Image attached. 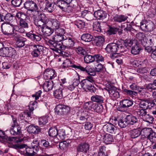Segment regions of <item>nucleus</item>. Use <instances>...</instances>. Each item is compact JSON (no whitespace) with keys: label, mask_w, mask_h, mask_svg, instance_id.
Segmentation results:
<instances>
[{"label":"nucleus","mask_w":156,"mask_h":156,"mask_svg":"<svg viewBox=\"0 0 156 156\" xmlns=\"http://www.w3.org/2000/svg\"><path fill=\"white\" fill-rule=\"evenodd\" d=\"M124 49V47L122 44H120L119 41L116 43H112L108 44L105 49L108 53H116L121 52Z\"/></svg>","instance_id":"1"},{"label":"nucleus","mask_w":156,"mask_h":156,"mask_svg":"<svg viewBox=\"0 0 156 156\" xmlns=\"http://www.w3.org/2000/svg\"><path fill=\"white\" fill-rule=\"evenodd\" d=\"M26 146L25 144L18 145L14 147V148L16 149H22L25 147V151L24 152L28 156H33L35 154H37L38 156H48V155L46 154H40L38 151V149H33L29 147H26Z\"/></svg>","instance_id":"2"},{"label":"nucleus","mask_w":156,"mask_h":156,"mask_svg":"<svg viewBox=\"0 0 156 156\" xmlns=\"http://www.w3.org/2000/svg\"><path fill=\"white\" fill-rule=\"evenodd\" d=\"M141 133L147 136V138L150 140L152 144L156 141V133L151 128L145 127L141 130Z\"/></svg>","instance_id":"3"},{"label":"nucleus","mask_w":156,"mask_h":156,"mask_svg":"<svg viewBox=\"0 0 156 156\" xmlns=\"http://www.w3.org/2000/svg\"><path fill=\"white\" fill-rule=\"evenodd\" d=\"M16 54V50L11 47L1 48L0 55L3 57H11Z\"/></svg>","instance_id":"4"},{"label":"nucleus","mask_w":156,"mask_h":156,"mask_svg":"<svg viewBox=\"0 0 156 156\" xmlns=\"http://www.w3.org/2000/svg\"><path fill=\"white\" fill-rule=\"evenodd\" d=\"M93 84V83L87 80H83L80 82L81 86L83 89H87L91 93H95L96 89L92 85Z\"/></svg>","instance_id":"5"},{"label":"nucleus","mask_w":156,"mask_h":156,"mask_svg":"<svg viewBox=\"0 0 156 156\" xmlns=\"http://www.w3.org/2000/svg\"><path fill=\"white\" fill-rule=\"evenodd\" d=\"M24 5L25 8L28 10L37 11L39 13L37 5L32 0H26Z\"/></svg>","instance_id":"6"},{"label":"nucleus","mask_w":156,"mask_h":156,"mask_svg":"<svg viewBox=\"0 0 156 156\" xmlns=\"http://www.w3.org/2000/svg\"><path fill=\"white\" fill-rule=\"evenodd\" d=\"M105 89L108 91L111 97L115 98H118L119 97V93L116 88L113 85L107 83L106 84V87Z\"/></svg>","instance_id":"7"},{"label":"nucleus","mask_w":156,"mask_h":156,"mask_svg":"<svg viewBox=\"0 0 156 156\" xmlns=\"http://www.w3.org/2000/svg\"><path fill=\"white\" fill-rule=\"evenodd\" d=\"M13 38L17 47L21 48L25 45V42L27 41L26 38L17 34H14Z\"/></svg>","instance_id":"8"},{"label":"nucleus","mask_w":156,"mask_h":156,"mask_svg":"<svg viewBox=\"0 0 156 156\" xmlns=\"http://www.w3.org/2000/svg\"><path fill=\"white\" fill-rule=\"evenodd\" d=\"M1 27L2 32L5 35H11L13 31V26L9 24L2 23Z\"/></svg>","instance_id":"9"},{"label":"nucleus","mask_w":156,"mask_h":156,"mask_svg":"<svg viewBox=\"0 0 156 156\" xmlns=\"http://www.w3.org/2000/svg\"><path fill=\"white\" fill-rule=\"evenodd\" d=\"M62 47V50H64L66 48H69L73 47L74 45L75 42L73 39L71 38H65L61 42Z\"/></svg>","instance_id":"10"},{"label":"nucleus","mask_w":156,"mask_h":156,"mask_svg":"<svg viewBox=\"0 0 156 156\" xmlns=\"http://www.w3.org/2000/svg\"><path fill=\"white\" fill-rule=\"evenodd\" d=\"M48 42L50 45L51 48L53 51H55L58 50L62 51V48L61 43L56 42L53 40H49Z\"/></svg>","instance_id":"11"},{"label":"nucleus","mask_w":156,"mask_h":156,"mask_svg":"<svg viewBox=\"0 0 156 156\" xmlns=\"http://www.w3.org/2000/svg\"><path fill=\"white\" fill-rule=\"evenodd\" d=\"M90 145L87 143L84 142L80 144L77 148V152L87 153L89 149Z\"/></svg>","instance_id":"12"},{"label":"nucleus","mask_w":156,"mask_h":156,"mask_svg":"<svg viewBox=\"0 0 156 156\" xmlns=\"http://www.w3.org/2000/svg\"><path fill=\"white\" fill-rule=\"evenodd\" d=\"M125 119L127 123L131 125H137L139 123L138 119L132 115H127Z\"/></svg>","instance_id":"13"},{"label":"nucleus","mask_w":156,"mask_h":156,"mask_svg":"<svg viewBox=\"0 0 156 156\" xmlns=\"http://www.w3.org/2000/svg\"><path fill=\"white\" fill-rule=\"evenodd\" d=\"M76 4V2L75 0L70 2L69 4L65 7V8L63 9L62 12L65 14H69L71 13L73 11L72 8L74 7Z\"/></svg>","instance_id":"14"},{"label":"nucleus","mask_w":156,"mask_h":156,"mask_svg":"<svg viewBox=\"0 0 156 156\" xmlns=\"http://www.w3.org/2000/svg\"><path fill=\"white\" fill-rule=\"evenodd\" d=\"M27 127V131L29 133L37 134L41 131V129L39 126H35L33 124H30Z\"/></svg>","instance_id":"15"},{"label":"nucleus","mask_w":156,"mask_h":156,"mask_svg":"<svg viewBox=\"0 0 156 156\" xmlns=\"http://www.w3.org/2000/svg\"><path fill=\"white\" fill-rule=\"evenodd\" d=\"M142 49L140 45L136 41H135L134 44L131 48V53L134 55H136L139 54L140 51Z\"/></svg>","instance_id":"16"},{"label":"nucleus","mask_w":156,"mask_h":156,"mask_svg":"<svg viewBox=\"0 0 156 156\" xmlns=\"http://www.w3.org/2000/svg\"><path fill=\"white\" fill-rule=\"evenodd\" d=\"M72 1V0H58L56 2V5L62 11Z\"/></svg>","instance_id":"17"},{"label":"nucleus","mask_w":156,"mask_h":156,"mask_svg":"<svg viewBox=\"0 0 156 156\" xmlns=\"http://www.w3.org/2000/svg\"><path fill=\"white\" fill-rule=\"evenodd\" d=\"M55 74V70L51 69H47L44 73V78L46 79H52Z\"/></svg>","instance_id":"18"},{"label":"nucleus","mask_w":156,"mask_h":156,"mask_svg":"<svg viewBox=\"0 0 156 156\" xmlns=\"http://www.w3.org/2000/svg\"><path fill=\"white\" fill-rule=\"evenodd\" d=\"M103 129L105 131L112 133H115L117 129L113 124L109 123L105 125L103 127Z\"/></svg>","instance_id":"19"},{"label":"nucleus","mask_w":156,"mask_h":156,"mask_svg":"<svg viewBox=\"0 0 156 156\" xmlns=\"http://www.w3.org/2000/svg\"><path fill=\"white\" fill-rule=\"evenodd\" d=\"M30 19L29 16H26V17L23 20H20V25L24 28H28L29 24L30 23Z\"/></svg>","instance_id":"20"},{"label":"nucleus","mask_w":156,"mask_h":156,"mask_svg":"<svg viewBox=\"0 0 156 156\" xmlns=\"http://www.w3.org/2000/svg\"><path fill=\"white\" fill-rule=\"evenodd\" d=\"M41 31L43 34L46 36H50L54 32L53 29L46 24L43 25L41 29Z\"/></svg>","instance_id":"21"},{"label":"nucleus","mask_w":156,"mask_h":156,"mask_svg":"<svg viewBox=\"0 0 156 156\" xmlns=\"http://www.w3.org/2000/svg\"><path fill=\"white\" fill-rule=\"evenodd\" d=\"M11 135H16L20 134L21 132V128L20 126H12L9 129Z\"/></svg>","instance_id":"22"},{"label":"nucleus","mask_w":156,"mask_h":156,"mask_svg":"<svg viewBox=\"0 0 156 156\" xmlns=\"http://www.w3.org/2000/svg\"><path fill=\"white\" fill-rule=\"evenodd\" d=\"M102 138L103 142L107 144H112L114 141L112 136L109 134H103Z\"/></svg>","instance_id":"23"},{"label":"nucleus","mask_w":156,"mask_h":156,"mask_svg":"<svg viewBox=\"0 0 156 156\" xmlns=\"http://www.w3.org/2000/svg\"><path fill=\"white\" fill-rule=\"evenodd\" d=\"M136 37L137 39L136 41L138 42V41L140 42L142 45H143V43H146L147 41V37L145 36L144 33L142 32H139L136 35Z\"/></svg>","instance_id":"24"},{"label":"nucleus","mask_w":156,"mask_h":156,"mask_svg":"<svg viewBox=\"0 0 156 156\" xmlns=\"http://www.w3.org/2000/svg\"><path fill=\"white\" fill-rule=\"evenodd\" d=\"M93 41L98 46H101L104 44L105 40L104 38L101 36L94 37Z\"/></svg>","instance_id":"25"},{"label":"nucleus","mask_w":156,"mask_h":156,"mask_svg":"<svg viewBox=\"0 0 156 156\" xmlns=\"http://www.w3.org/2000/svg\"><path fill=\"white\" fill-rule=\"evenodd\" d=\"M121 44H122L124 47H125L127 48H130L136 41L133 40L132 39H126L125 40H121Z\"/></svg>","instance_id":"26"},{"label":"nucleus","mask_w":156,"mask_h":156,"mask_svg":"<svg viewBox=\"0 0 156 156\" xmlns=\"http://www.w3.org/2000/svg\"><path fill=\"white\" fill-rule=\"evenodd\" d=\"M106 14L105 12L103 10H98L94 12V15L96 18L100 20L101 18L103 19L106 18Z\"/></svg>","instance_id":"27"},{"label":"nucleus","mask_w":156,"mask_h":156,"mask_svg":"<svg viewBox=\"0 0 156 156\" xmlns=\"http://www.w3.org/2000/svg\"><path fill=\"white\" fill-rule=\"evenodd\" d=\"M121 107L123 108H127L132 105L133 104L132 100L129 99H125L121 102Z\"/></svg>","instance_id":"28"},{"label":"nucleus","mask_w":156,"mask_h":156,"mask_svg":"<svg viewBox=\"0 0 156 156\" xmlns=\"http://www.w3.org/2000/svg\"><path fill=\"white\" fill-rule=\"evenodd\" d=\"M54 86L52 81H46L43 84V88L46 91H48L52 89Z\"/></svg>","instance_id":"29"},{"label":"nucleus","mask_w":156,"mask_h":156,"mask_svg":"<svg viewBox=\"0 0 156 156\" xmlns=\"http://www.w3.org/2000/svg\"><path fill=\"white\" fill-rule=\"evenodd\" d=\"M141 130L139 129H136L131 130L130 132V135L132 138H135L138 137L141 135Z\"/></svg>","instance_id":"30"},{"label":"nucleus","mask_w":156,"mask_h":156,"mask_svg":"<svg viewBox=\"0 0 156 156\" xmlns=\"http://www.w3.org/2000/svg\"><path fill=\"white\" fill-rule=\"evenodd\" d=\"M65 90L64 89L62 88L55 90L54 93L55 97L58 99H61L63 97V92Z\"/></svg>","instance_id":"31"},{"label":"nucleus","mask_w":156,"mask_h":156,"mask_svg":"<svg viewBox=\"0 0 156 156\" xmlns=\"http://www.w3.org/2000/svg\"><path fill=\"white\" fill-rule=\"evenodd\" d=\"M128 17L123 15H116L114 17L113 20L115 21L118 22H122L126 20Z\"/></svg>","instance_id":"32"},{"label":"nucleus","mask_w":156,"mask_h":156,"mask_svg":"<svg viewBox=\"0 0 156 156\" xmlns=\"http://www.w3.org/2000/svg\"><path fill=\"white\" fill-rule=\"evenodd\" d=\"M93 36L89 34H83L81 36V39L85 42H90L93 40Z\"/></svg>","instance_id":"33"},{"label":"nucleus","mask_w":156,"mask_h":156,"mask_svg":"<svg viewBox=\"0 0 156 156\" xmlns=\"http://www.w3.org/2000/svg\"><path fill=\"white\" fill-rule=\"evenodd\" d=\"M5 133L4 132L2 131L1 130H0V139H2L3 140H6L9 141H12L15 140L17 138L16 137H8L6 136L5 135Z\"/></svg>","instance_id":"34"},{"label":"nucleus","mask_w":156,"mask_h":156,"mask_svg":"<svg viewBox=\"0 0 156 156\" xmlns=\"http://www.w3.org/2000/svg\"><path fill=\"white\" fill-rule=\"evenodd\" d=\"M106 147L105 146H101L99 147L98 151V156H108V152L105 153Z\"/></svg>","instance_id":"35"},{"label":"nucleus","mask_w":156,"mask_h":156,"mask_svg":"<svg viewBox=\"0 0 156 156\" xmlns=\"http://www.w3.org/2000/svg\"><path fill=\"white\" fill-rule=\"evenodd\" d=\"M51 23V28L54 29V30L55 29L59 28L60 26V22L57 19H53L50 21Z\"/></svg>","instance_id":"36"},{"label":"nucleus","mask_w":156,"mask_h":156,"mask_svg":"<svg viewBox=\"0 0 156 156\" xmlns=\"http://www.w3.org/2000/svg\"><path fill=\"white\" fill-rule=\"evenodd\" d=\"M84 58V61L87 63L92 62L95 61L94 55H90L86 54Z\"/></svg>","instance_id":"37"},{"label":"nucleus","mask_w":156,"mask_h":156,"mask_svg":"<svg viewBox=\"0 0 156 156\" xmlns=\"http://www.w3.org/2000/svg\"><path fill=\"white\" fill-rule=\"evenodd\" d=\"M91 99L92 101L98 103H102L104 101V99L103 97L100 95L92 96Z\"/></svg>","instance_id":"38"},{"label":"nucleus","mask_w":156,"mask_h":156,"mask_svg":"<svg viewBox=\"0 0 156 156\" xmlns=\"http://www.w3.org/2000/svg\"><path fill=\"white\" fill-rule=\"evenodd\" d=\"M31 112L27 111L24 112L20 115V119H27L28 120H30Z\"/></svg>","instance_id":"39"},{"label":"nucleus","mask_w":156,"mask_h":156,"mask_svg":"<svg viewBox=\"0 0 156 156\" xmlns=\"http://www.w3.org/2000/svg\"><path fill=\"white\" fill-rule=\"evenodd\" d=\"M58 131L56 127L51 128L48 131L49 135L52 137L57 136L58 135Z\"/></svg>","instance_id":"40"},{"label":"nucleus","mask_w":156,"mask_h":156,"mask_svg":"<svg viewBox=\"0 0 156 156\" xmlns=\"http://www.w3.org/2000/svg\"><path fill=\"white\" fill-rule=\"evenodd\" d=\"M55 112L56 113L59 115H65L62 105H58L56 106L55 109Z\"/></svg>","instance_id":"41"},{"label":"nucleus","mask_w":156,"mask_h":156,"mask_svg":"<svg viewBox=\"0 0 156 156\" xmlns=\"http://www.w3.org/2000/svg\"><path fill=\"white\" fill-rule=\"evenodd\" d=\"M66 136L65 131L63 129H60L58 131V135H57V137L58 139L63 140L65 139Z\"/></svg>","instance_id":"42"},{"label":"nucleus","mask_w":156,"mask_h":156,"mask_svg":"<svg viewBox=\"0 0 156 156\" xmlns=\"http://www.w3.org/2000/svg\"><path fill=\"white\" fill-rule=\"evenodd\" d=\"M15 19V17L10 13H8L5 15V22L9 23L12 21L13 20Z\"/></svg>","instance_id":"43"},{"label":"nucleus","mask_w":156,"mask_h":156,"mask_svg":"<svg viewBox=\"0 0 156 156\" xmlns=\"http://www.w3.org/2000/svg\"><path fill=\"white\" fill-rule=\"evenodd\" d=\"M154 28V25L152 22H148L145 32H151L153 31Z\"/></svg>","instance_id":"44"},{"label":"nucleus","mask_w":156,"mask_h":156,"mask_svg":"<svg viewBox=\"0 0 156 156\" xmlns=\"http://www.w3.org/2000/svg\"><path fill=\"white\" fill-rule=\"evenodd\" d=\"M148 104L147 100L141 99L140 100L139 105L141 108L147 109Z\"/></svg>","instance_id":"45"},{"label":"nucleus","mask_w":156,"mask_h":156,"mask_svg":"<svg viewBox=\"0 0 156 156\" xmlns=\"http://www.w3.org/2000/svg\"><path fill=\"white\" fill-rule=\"evenodd\" d=\"M65 38H66V37L64 36H59L54 35L52 39L56 42L61 43V42H62V41Z\"/></svg>","instance_id":"46"},{"label":"nucleus","mask_w":156,"mask_h":156,"mask_svg":"<svg viewBox=\"0 0 156 156\" xmlns=\"http://www.w3.org/2000/svg\"><path fill=\"white\" fill-rule=\"evenodd\" d=\"M85 72L89 75L91 76H94L96 75V71L89 66L86 67Z\"/></svg>","instance_id":"47"},{"label":"nucleus","mask_w":156,"mask_h":156,"mask_svg":"<svg viewBox=\"0 0 156 156\" xmlns=\"http://www.w3.org/2000/svg\"><path fill=\"white\" fill-rule=\"evenodd\" d=\"M142 119L144 121L150 123H153L154 120V118L152 116L147 114Z\"/></svg>","instance_id":"48"},{"label":"nucleus","mask_w":156,"mask_h":156,"mask_svg":"<svg viewBox=\"0 0 156 156\" xmlns=\"http://www.w3.org/2000/svg\"><path fill=\"white\" fill-rule=\"evenodd\" d=\"M48 118L46 116H43L39 118L38 122L40 126H43L48 122Z\"/></svg>","instance_id":"49"},{"label":"nucleus","mask_w":156,"mask_h":156,"mask_svg":"<svg viewBox=\"0 0 156 156\" xmlns=\"http://www.w3.org/2000/svg\"><path fill=\"white\" fill-rule=\"evenodd\" d=\"M93 28L94 30L98 32L101 31V26L100 23L98 21H96L94 23Z\"/></svg>","instance_id":"50"},{"label":"nucleus","mask_w":156,"mask_h":156,"mask_svg":"<svg viewBox=\"0 0 156 156\" xmlns=\"http://www.w3.org/2000/svg\"><path fill=\"white\" fill-rule=\"evenodd\" d=\"M52 4L49 3V2H48L47 3H46V7L44 10L46 11L51 13L54 11V8L52 7Z\"/></svg>","instance_id":"51"},{"label":"nucleus","mask_w":156,"mask_h":156,"mask_svg":"<svg viewBox=\"0 0 156 156\" xmlns=\"http://www.w3.org/2000/svg\"><path fill=\"white\" fill-rule=\"evenodd\" d=\"M33 50L36 51H37L41 53L43 49V47L39 44L32 45Z\"/></svg>","instance_id":"52"},{"label":"nucleus","mask_w":156,"mask_h":156,"mask_svg":"<svg viewBox=\"0 0 156 156\" xmlns=\"http://www.w3.org/2000/svg\"><path fill=\"white\" fill-rule=\"evenodd\" d=\"M128 124L126 120H125L124 119H120L118 122V125L121 128L126 127Z\"/></svg>","instance_id":"53"},{"label":"nucleus","mask_w":156,"mask_h":156,"mask_svg":"<svg viewBox=\"0 0 156 156\" xmlns=\"http://www.w3.org/2000/svg\"><path fill=\"white\" fill-rule=\"evenodd\" d=\"M142 45L145 47V50L148 53H150L151 52L152 53V51H154V50L155 49V48H152L151 47V46H150V45L149 44H147V42L146 43H143V45Z\"/></svg>","instance_id":"54"},{"label":"nucleus","mask_w":156,"mask_h":156,"mask_svg":"<svg viewBox=\"0 0 156 156\" xmlns=\"http://www.w3.org/2000/svg\"><path fill=\"white\" fill-rule=\"evenodd\" d=\"M85 18L88 20H91L93 19V15L90 11H85L83 12Z\"/></svg>","instance_id":"55"},{"label":"nucleus","mask_w":156,"mask_h":156,"mask_svg":"<svg viewBox=\"0 0 156 156\" xmlns=\"http://www.w3.org/2000/svg\"><path fill=\"white\" fill-rule=\"evenodd\" d=\"M38 20L41 21V22L45 23L47 21V17L45 14L43 13L40 12V14L38 17Z\"/></svg>","instance_id":"56"},{"label":"nucleus","mask_w":156,"mask_h":156,"mask_svg":"<svg viewBox=\"0 0 156 156\" xmlns=\"http://www.w3.org/2000/svg\"><path fill=\"white\" fill-rule=\"evenodd\" d=\"M75 24L79 29H82L85 26L84 22L81 20H78L75 22Z\"/></svg>","instance_id":"57"},{"label":"nucleus","mask_w":156,"mask_h":156,"mask_svg":"<svg viewBox=\"0 0 156 156\" xmlns=\"http://www.w3.org/2000/svg\"><path fill=\"white\" fill-rule=\"evenodd\" d=\"M69 144V142H67L66 141H63L59 143V146L60 149L64 150L67 148Z\"/></svg>","instance_id":"58"},{"label":"nucleus","mask_w":156,"mask_h":156,"mask_svg":"<svg viewBox=\"0 0 156 156\" xmlns=\"http://www.w3.org/2000/svg\"><path fill=\"white\" fill-rule=\"evenodd\" d=\"M95 61L98 62H104V58L100 54H98L94 55Z\"/></svg>","instance_id":"59"},{"label":"nucleus","mask_w":156,"mask_h":156,"mask_svg":"<svg viewBox=\"0 0 156 156\" xmlns=\"http://www.w3.org/2000/svg\"><path fill=\"white\" fill-rule=\"evenodd\" d=\"M20 125L26 127V128H27V127L30 124V121H27L25 119H21L20 121Z\"/></svg>","instance_id":"60"},{"label":"nucleus","mask_w":156,"mask_h":156,"mask_svg":"<svg viewBox=\"0 0 156 156\" xmlns=\"http://www.w3.org/2000/svg\"><path fill=\"white\" fill-rule=\"evenodd\" d=\"M94 105L92 102L90 101L86 102L85 104V108L89 110H93Z\"/></svg>","instance_id":"61"},{"label":"nucleus","mask_w":156,"mask_h":156,"mask_svg":"<svg viewBox=\"0 0 156 156\" xmlns=\"http://www.w3.org/2000/svg\"><path fill=\"white\" fill-rule=\"evenodd\" d=\"M148 22L145 20H142L140 22V27L141 30L145 31Z\"/></svg>","instance_id":"62"},{"label":"nucleus","mask_w":156,"mask_h":156,"mask_svg":"<svg viewBox=\"0 0 156 156\" xmlns=\"http://www.w3.org/2000/svg\"><path fill=\"white\" fill-rule=\"evenodd\" d=\"M16 16L20 20H23L25 18L26 16H29L23 12H19L17 13Z\"/></svg>","instance_id":"63"},{"label":"nucleus","mask_w":156,"mask_h":156,"mask_svg":"<svg viewBox=\"0 0 156 156\" xmlns=\"http://www.w3.org/2000/svg\"><path fill=\"white\" fill-rule=\"evenodd\" d=\"M118 30V28L114 27H110L108 31L110 34H116Z\"/></svg>","instance_id":"64"}]
</instances>
